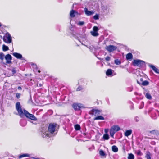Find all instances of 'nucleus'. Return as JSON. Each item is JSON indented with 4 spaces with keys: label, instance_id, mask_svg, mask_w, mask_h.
Here are the masks:
<instances>
[{
    "label": "nucleus",
    "instance_id": "21",
    "mask_svg": "<svg viewBox=\"0 0 159 159\" xmlns=\"http://www.w3.org/2000/svg\"><path fill=\"white\" fill-rule=\"evenodd\" d=\"M91 34V35L95 37L97 36L98 35V32H94V31H91L90 32Z\"/></svg>",
    "mask_w": 159,
    "mask_h": 159
},
{
    "label": "nucleus",
    "instance_id": "20",
    "mask_svg": "<svg viewBox=\"0 0 159 159\" xmlns=\"http://www.w3.org/2000/svg\"><path fill=\"white\" fill-rule=\"evenodd\" d=\"M140 84H141V85L145 86L148 85L149 84V83L148 81L145 80L143 81Z\"/></svg>",
    "mask_w": 159,
    "mask_h": 159
},
{
    "label": "nucleus",
    "instance_id": "16",
    "mask_svg": "<svg viewBox=\"0 0 159 159\" xmlns=\"http://www.w3.org/2000/svg\"><path fill=\"white\" fill-rule=\"evenodd\" d=\"M133 58L132 54L130 53L127 54L126 56V58L127 60H131Z\"/></svg>",
    "mask_w": 159,
    "mask_h": 159
},
{
    "label": "nucleus",
    "instance_id": "33",
    "mask_svg": "<svg viewBox=\"0 0 159 159\" xmlns=\"http://www.w3.org/2000/svg\"><path fill=\"white\" fill-rule=\"evenodd\" d=\"M115 63L117 65H119L120 64V61L118 59H116L115 60Z\"/></svg>",
    "mask_w": 159,
    "mask_h": 159
},
{
    "label": "nucleus",
    "instance_id": "44",
    "mask_svg": "<svg viewBox=\"0 0 159 159\" xmlns=\"http://www.w3.org/2000/svg\"><path fill=\"white\" fill-rule=\"evenodd\" d=\"M32 158L34 159H44L43 158H35V157H32Z\"/></svg>",
    "mask_w": 159,
    "mask_h": 159
},
{
    "label": "nucleus",
    "instance_id": "42",
    "mask_svg": "<svg viewBox=\"0 0 159 159\" xmlns=\"http://www.w3.org/2000/svg\"><path fill=\"white\" fill-rule=\"evenodd\" d=\"M152 118L153 119H156L157 118V116L156 115L155 116H154L153 114H152Z\"/></svg>",
    "mask_w": 159,
    "mask_h": 159
},
{
    "label": "nucleus",
    "instance_id": "7",
    "mask_svg": "<svg viewBox=\"0 0 159 159\" xmlns=\"http://www.w3.org/2000/svg\"><path fill=\"white\" fill-rule=\"evenodd\" d=\"M72 107L75 111L80 110L81 108H84L83 105L81 103H75L73 104Z\"/></svg>",
    "mask_w": 159,
    "mask_h": 159
},
{
    "label": "nucleus",
    "instance_id": "4",
    "mask_svg": "<svg viewBox=\"0 0 159 159\" xmlns=\"http://www.w3.org/2000/svg\"><path fill=\"white\" fill-rule=\"evenodd\" d=\"M3 41L7 43H10L12 42L11 37L8 32H7L3 38Z\"/></svg>",
    "mask_w": 159,
    "mask_h": 159
},
{
    "label": "nucleus",
    "instance_id": "22",
    "mask_svg": "<svg viewBox=\"0 0 159 159\" xmlns=\"http://www.w3.org/2000/svg\"><path fill=\"white\" fill-rule=\"evenodd\" d=\"M20 125L22 126H25L26 124V121L24 120H22L20 122Z\"/></svg>",
    "mask_w": 159,
    "mask_h": 159
},
{
    "label": "nucleus",
    "instance_id": "15",
    "mask_svg": "<svg viewBox=\"0 0 159 159\" xmlns=\"http://www.w3.org/2000/svg\"><path fill=\"white\" fill-rule=\"evenodd\" d=\"M132 132V130H127L126 131L124 135L125 136L128 137L131 134Z\"/></svg>",
    "mask_w": 159,
    "mask_h": 159
},
{
    "label": "nucleus",
    "instance_id": "2",
    "mask_svg": "<svg viewBox=\"0 0 159 159\" xmlns=\"http://www.w3.org/2000/svg\"><path fill=\"white\" fill-rule=\"evenodd\" d=\"M56 124H50L48 128L47 126H44L42 128L41 135L43 138L50 137L51 134H53L55 131L56 127Z\"/></svg>",
    "mask_w": 159,
    "mask_h": 159
},
{
    "label": "nucleus",
    "instance_id": "6",
    "mask_svg": "<svg viewBox=\"0 0 159 159\" xmlns=\"http://www.w3.org/2000/svg\"><path fill=\"white\" fill-rule=\"evenodd\" d=\"M117 48L116 46L111 45L106 46L105 47L106 49L110 52L116 50Z\"/></svg>",
    "mask_w": 159,
    "mask_h": 159
},
{
    "label": "nucleus",
    "instance_id": "9",
    "mask_svg": "<svg viewBox=\"0 0 159 159\" xmlns=\"http://www.w3.org/2000/svg\"><path fill=\"white\" fill-rule=\"evenodd\" d=\"M13 55L16 58L21 60H24L25 59L22 57V55L19 53L14 52L13 53Z\"/></svg>",
    "mask_w": 159,
    "mask_h": 159
},
{
    "label": "nucleus",
    "instance_id": "48",
    "mask_svg": "<svg viewBox=\"0 0 159 159\" xmlns=\"http://www.w3.org/2000/svg\"><path fill=\"white\" fill-rule=\"evenodd\" d=\"M39 86H41V84H39Z\"/></svg>",
    "mask_w": 159,
    "mask_h": 159
},
{
    "label": "nucleus",
    "instance_id": "5",
    "mask_svg": "<svg viewBox=\"0 0 159 159\" xmlns=\"http://www.w3.org/2000/svg\"><path fill=\"white\" fill-rule=\"evenodd\" d=\"M133 65L139 67H142L145 65V62L141 60H134L133 62Z\"/></svg>",
    "mask_w": 159,
    "mask_h": 159
},
{
    "label": "nucleus",
    "instance_id": "26",
    "mask_svg": "<svg viewBox=\"0 0 159 159\" xmlns=\"http://www.w3.org/2000/svg\"><path fill=\"white\" fill-rule=\"evenodd\" d=\"M103 138L105 140H108L109 139V136L108 134H104Z\"/></svg>",
    "mask_w": 159,
    "mask_h": 159
},
{
    "label": "nucleus",
    "instance_id": "50",
    "mask_svg": "<svg viewBox=\"0 0 159 159\" xmlns=\"http://www.w3.org/2000/svg\"><path fill=\"white\" fill-rule=\"evenodd\" d=\"M153 131H151V133H152V132H153Z\"/></svg>",
    "mask_w": 159,
    "mask_h": 159
},
{
    "label": "nucleus",
    "instance_id": "23",
    "mask_svg": "<svg viewBox=\"0 0 159 159\" xmlns=\"http://www.w3.org/2000/svg\"><path fill=\"white\" fill-rule=\"evenodd\" d=\"M74 127L76 130H79L80 129V126L79 125L76 124L75 125Z\"/></svg>",
    "mask_w": 159,
    "mask_h": 159
},
{
    "label": "nucleus",
    "instance_id": "19",
    "mask_svg": "<svg viewBox=\"0 0 159 159\" xmlns=\"http://www.w3.org/2000/svg\"><path fill=\"white\" fill-rule=\"evenodd\" d=\"M112 151L115 152H117L118 151V148L115 145H113L112 147Z\"/></svg>",
    "mask_w": 159,
    "mask_h": 159
},
{
    "label": "nucleus",
    "instance_id": "35",
    "mask_svg": "<svg viewBox=\"0 0 159 159\" xmlns=\"http://www.w3.org/2000/svg\"><path fill=\"white\" fill-rule=\"evenodd\" d=\"M144 105V102H142L141 103V105L139 107V108L140 109H142Z\"/></svg>",
    "mask_w": 159,
    "mask_h": 159
},
{
    "label": "nucleus",
    "instance_id": "39",
    "mask_svg": "<svg viewBox=\"0 0 159 159\" xmlns=\"http://www.w3.org/2000/svg\"><path fill=\"white\" fill-rule=\"evenodd\" d=\"M110 57L109 56H107L105 58V60L107 61H109L110 60Z\"/></svg>",
    "mask_w": 159,
    "mask_h": 159
},
{
    "label": "nucleus",
    "instance_id": "52",
    "mask_svg": "<svg viewBox=\"0 0 159 159\" xmlns=\"http://www.w3.org/2000/svg\"><path fill=\"white\" fill-rule=\"evenodd\" d=\"M139 152H139L138 153V154H139Z\"/></svg>",
    "mask_w": 159,
    "mask_h": 159
},
{
    "label": "nucleus",
    "instance_id": "14",
    "mask_svg": "<svg viewBox=\"0 0 159 159\" xmlns=\"http://www.w3.org/2000/svg\"><path fill=\"white\" fill-rule=\"evenodd\" d=\"M113 71V70L111 69H108L106 71V75L108 76L111 75L112 74Z\"/></svg>",
    "mask_w": 159,
    "mask_h": 159
},
{
    "label": "nucleus",
    "instance_id": "43",
    "mask_svg": "<svg viewBox=\"0 0 159 159\" xmlns=\"http://www.w3.org/2000/svg\"><path fill=\"white\" fill-rule=\"evenodd\" d=\"M84 45L86 47H87L89 49H91V46H87L86 45Z\"/></svg>",
    "mask_w": 159,
    "mask_h": 159
},
{
    "label": "nucleus",
    "instance_id": "12",
    "mask_svg": "<svg viewBox=\"0 0 159 159\" xmlns=\"http://www.w3.org/2000/svg\"><path fill=\"white\" fill-rule=\"evenodd\" d=\"M84 12L87 16H91L93 14V12L92 11H89L86 8L84 9Z\"/></svg>",
    "mask_w": 159,
    "mask_h": 159
},
{
    "label": "nucleus",
    "instance_id": "31",
    "mask_svg": "<svg viewBox=\"0 0 159 159\" xmlns=\"http://www.w3.org/2000/svg\"><path fill=\"white\" fill-rule=\"evenodd\" d=\"M146 97L148 99H151L152 97L150 94L148 93H147L146 94Z\"/></svg>",
    "mask_w": 159,
    "mask_h": 159
},
{
    "label": "nucleus",
    "instance_id": "27",
    "mask_svg": "<svg viewBox=\"0 0 159 159\" xmlns=\"http://www.w3.org/2000/svg\"><path fill=\"white\" fill-rule=\"evenodd\" d=\"M134 156L133 154L130 153L129 154L128 159H134Z\"/></svg>",
    "mask_w": 159,
    "mask_h": 159
},
{
    "label": "nucleus",
    "instance_id": "46",
    "mask_svg": "<svg viewBox=\"0 0 159 159\" xmlns=\"http://www.w3.org/2000/svg\"><path fill=\"white\" fill-rule=\"evenodd\" d=\"M2 26V24L0 23V27H1Z\"/></svg>",
    "mask_w": 159,
    "mask_h": 159
},
{
    "label": "nucleus",
    "instance_id": "51",
    "mask_svg": "<svg viewBox=\"0 0 159 159\" xmlns=\"http://www.w3.org/2000/svg\"><path fill=\"white\" fill-rule=\"evenodd\" d=\"M139 152H139L138 153V154H139Z\"/></svg>",
    "mask_w": 159,
    "mask_h": 159
},
{
    "label": "nucleus",
    "instance_id": "28",
    "mask_svg": "<svg viewBox=\"0 0 159 159\" xmlns=\"http://www.w3.org/2000/svg\"><path fill=\"white\" fill-rule=\"evenodd\" d=\"M5 57L3 53H0V59L1 61H3L4 60Z\"/></svg>",
    "mask_w": 159,
    "mask_h": 159
},
{
    "label": "nucleus",
    "instance_id": "11",
    "mask_svg": "<svg viewBox=\"0 0 159 159\" xmlns=\"http://www.w3.org/2000/svg\"><path fill=\"white\" fill-rule=\"evenodd\" d=\"M148 66L155 72L157 74H159V70L156 68L154 65L149 64Z\"/></svg>",
    "mask_w": 159,
    "mask_h": 159
},
{
    "label": "nucleus",
    "instance_id": "3",
    "mask_svg": "<svg viewBox=\"0 0 159 159\" xmlns=\"http://www.w3.org/2000/svg\"><path fill=\"white\" fill-rule=\"evenodd\" d=\"M120 128L119 126L114 125L111 127L110 130V134L111 136L112 137L116 132L120 130Z\"/></svg>",
    "mask_w": 159,
    "mask_h": 159
},
{
    "label": "nucleus",
    "instance_id": "49",
    "mask_svg": "<svg viewBox=\"0 0 159 159\" xmlns=\"http://www.w3.org/2000/svg\"><path fill=\"white\" fill-rule=\"evenodd\" d=\"M40 71H39H39H38V72H39V73H40Z\"/></svg>",
    "mask_w": 159,
    "mask_h": 159
},
{
    "label": "nucleus",
    "instance_id": "37",
    "mask_svg": "<svg viewBox=\"0 0 159 159\" xmlns=\"http://www.w3.org/2000/svg\"><path fill=\"white\" fill-rule=\"evenodd\" d=\"M83 89V88L81 86H79L76 89L77 91H80Z\"/></svg>",
    "mask_w": 159,
    "mask_h": 159
},
{
    "label": "nucleus",
    "instance_id": "13",
    "mask_svg": "<svg viewBox=\"0 0 159 159\" xmlns=\"http://www.w3.org/2000/svg\"><path fill=\"white\" fill-rule=\"evenodd\" d=\"M78 14V12L74 10L71 11L70 13V15L71 17H74L75 16V14Z\"/></svg>",
    "mask_w": 159,
    "mask_h": 159
},
{
    "label": "nucleus",
    "instance_id": "40",
    "mask_svg": "<svg viewBox=\"0 0 159 159\" xmlns=\"http://www.w3.org/2000/svg\"><path fill=\"white\" fill-rule=\"evenodd\" d=\"M135 120L136 122H138L139 120V117L136 116L135 118Z\"/></svg>",
    "mask_w": 159,
    "mask_h": 159
},
{
    "label": "nucleus",
    "instance_id": "24",
    "mask_svg": "<svg viewBox=\"0 0 159 159\" xmlns=\"http://www.w3.org/2000/svg\"><path fill=\"white\" fill-rule=\"evenodd\" d=\"M3 50L4 51H6L8 50L9 48L8 47L6 46L5 45H3L2 46Z\"/></svg>",
    "mask_w": 159,
    "mask_h": 159
},
{
    "label": "nucleus",
    "instance_id": "34",
    "mask_svg": "<svg viewBox=\"0 0 159 159\" xmlns=\"http://www.w3.org/2000/svg\"><path fill=\"white\" fill-rule=\"evenodd\" d=\"M99 15L96 14L95 16H94L93 17V18L95 20H97L99 19Z\"/></svg>",
    "mask_w": 159,
    "mask_h": 159
},
{
    "label": "nucleus",
    "instance_id": "1",
    "mask_svg": "<svg viewBox=\"0 0 159 159\" xmlns=\"http://www.w3.org/2000/svg\"><path fill=\"white\" fill-rule=\"evenodd\" d=\"M16 107L19 116L21 117H22L25 115L27 118L31 120L34 121H36L37 120V118L34 116L32 114H30L26 110H24L23 111L21 108L20 102H18L16 103Z\"/></svg>",
    "mask_w": 159,
    "mask_h": 159
},
{
    "label": "nucleus",
    "instance_id": "32",
    "mask_svg": "<svg viewBox=\"0 0 159 159\" xmlns=\"http://www.w3.org/2000/svg\"><path fill=\"white\" fill-rule=\"evenodd\" d=\"M93 31H94V32H98V31L99 30V29H98V28L97 27L95 26L93 27Z\"/></svg>",
    "mask_w": 159,
    "mask_h": 159
},
{
    "label": "nucleus",
    "instance_id": "18",
    "mask_svg": "<svg viewBox=\"0 0 159 159\" xmlns=\"http://www.w3.org/2000/svg\"><path fill=\"white\" fill-rule=\"evenodd\" d=\"M94 120H104V118L102 116H98L95 117V118H94Z\"/></svg>",
    "mask_w": 159,
    "mask_h": 159
},
{
    "label": "nucleus",
    "instance_id": "17",
    "mask_svg": "<svg viewBox=\"0 0 159 159\" xmlns=\"http://www.w3.org/2000/svg\"><path fill=\"white\" fill-rule=\"evenodd\" d=\"M30 154L28 153H25L20 155L19 156V157L20 159L24 157H29L30 156Z\"/></svg>",
    "mask_w": 159,
    "mask_h": 159
},
{
    "label": "nucleus",
    "instance_id": "29",
    "mask_svg": "<svg viewBox=\"0 0 159 159\" xmlns=\"http://www.w3.org/2000/svg\"><path fill=\"white\" fill-rule=\"evenodd\" d=\"M99 154L100 156H104L105 155V154L104 151L102 150H101L99 151Z\"/></svg>",
    "mask_w": 159,
    "mask_h": 159
},
{
    "label": "nucleus",
    "instance_id": "10",
    "mask_svg": "<svg viewBox=\"0 0 159 159\" xmlns=\"http://www.w3.org/2000/svg\"><path fill=\"white\" fill-rule=\"evenodd\" d=\"M100 111L98 110L93 109L91 111V114L96 116L100 114Z\"/></svg>",
    "mask_w": 159,
    "mask_h": 159
},
{
    "label": "nucleus",
    "instance_id": "45",
    "mask_svg": "<svg viewBox=\"0 0 159 159\" xmlns=\"http://www.w3.org/2000/svg\"><path fill=\"white\" fill-rule=\"evenodd\" d=\"M18 89L19 90H21L22 89V88L20 86H19L18 87Z\"/></svg>",
    "mask_w": 159,
    "mask_h": 159
},
{
    "label": "nucleus",
    "instance_id": "53",
    "mask_svg": "<svg viewBox=\"0 0 159 159\" xmlns=\"http://www.w3.org/2000/svg\"><path fill=\"white\" fill-rule=\"evenodd\" d=\"M155 115H156V114ZM153 116H156V115H155H155H154V116L153 115Z\"/></svg>",
    "mask_w": 159,
    "mask_h": 159
},
{
    "label": "nucleus",
    "instance_id": "36",
    "mask_svg": "<svg viewBox=\"0 0 159 159\" xmlns=\"http://www.w3.org/2000/svg\"><path fill=\"white\" fill-rule=\"evenodd\" d=\"M16 97L17 98H20L21 94L20 93H16Z\"/></svg>",
    "mask_w": 159,
    "mask_h": 159
},
{
    "label": "nucleus",
    "instance_id": "30",
    "mask_svg": "<svg viewBox=\"0 0 159 159\" xmlns=\"http://www.w3.org/2000/svg\"><path fill=\"white\" fill-rule=\"evenodd\" d=\"M143 81V79L142 78H141L139 80H137V83L140 85H141V84H140Z\"/></svg>",
    "mask_w": 159,
    "mask_h": 159
},
{
    "label": "nucleus",
    "instance_id": "8",
    "mask_svg": "<svg viewBox=\"0 0 159 159\" xmlns=\"http://www.w3.org/2000/svg\"><path fill=\"white\" fill-rule=\"evenodd\" d=\"M5 58L6 60V64H10L11 63L12 57L9 54H7L5 57Z\"/></svg>",
    "mask_w": 159,
    "mask_h": 159
},
{
    "label": "nucleus",
    "instance_id": "25",
    "mask_svg": "<svg viewBox=\"0 0 159 159\" xmlns=\"http://www.w3.org/2000/svg\"><path fill=\"white\" fill-rule=\"evenodd\" d=\"M145 157L147 158V159H151L150 153L149 152H147Z\"/></svg>",
    "mask_w": 159,
    "mask_h": 159
},
{
    "label": "nucleus",
    "instance_id": "41",
    "mask_svg": "<svg viewBox=\"0 0 159 159\" xmlns=\"http://www.w3.org/2000/svg\"><path fill=\"white\" fill-rule=\"evenodd\" d=\"M12 72L13 73V74H14L15 73H16V71L15 69H12Z\"/></svg>",
    "mask_w": 159,
    "mask_h": 159
},
{
    "label": "nucleus",
    "instance_id": "38",
    "mask_svg": "<svg viewBox=\"0 0 159 159\" xmlns=\"http://www.w3.org/2000/svg\"><path fill=\"white\" fill-rule=\"evenodd\" d=\"M84 21H80L78 23V25L80 26H82L84 25Z\"/></svg>",
    "mask_w": 159,
    "mask_h": 159
},
{
    "label": "nucleus",
    "instance_id": "47",
    "mask_svg": "<svg viewBox=\"0 0 159 159\" xmlns=\"http://www.w3.org/2000/svg\"><path fill=\"white\" fill-rule=\"evenodd\" d=\"M157 113L158 114H159V112L158 111H157Z\"/></svg>",
    "mask_w": 159,
    "mask_h": 159
}]
</instances>
